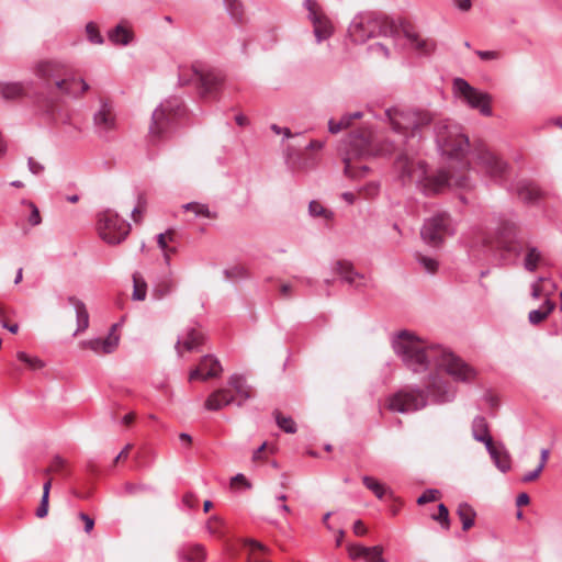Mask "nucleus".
Here are the masks:
<instances>
[{"mask_svg": "<svg viewBox=\"0 0 562 562\" xmlns=\"http://www.w3.org/2000/svg\"><path fill=\"white\" fill-rule=\"evenodd\" d=\"M186 211L193 212L196 216H202L206 218L215 220L217 218V213L211 212L206 204L191 202L183 205Z\"/></svg>", "mask_w": 562, "mask_h": 562, "instance_id": "39", "label": "nucleus"}, {"mask_svg": "<svg viewBox=\"0 0 562 562\" xmlns=\"http://www.w3.org/2000/svg\"><path fill=\"white\" fill-rule=\"evenodd\" d=\"M403 33L409 41L412 47L420 55H429L436 49V42L431 38L422 37L418 33L404 26Z\"/></svg>", "mask_w": 562, "mask_h": 562, "instance_id": "23", "label": "nucleus"}, {"mask_svg": "<svg viewBox=\"0 0 562 562\" xmlns=\"http://www.w3.org/2000/svg\"><path fill=\"white\" fill-rule=\"evenodd\" d=\"M178 111L179 103L177 100H167L154 110L148 126V139L153 145L161 143L169 137Z\"/></svg>", "mask_w": 562, "mask_h": 562, "instance_id": "7", "label": "nucleus"}, {"mask_svg": "<svg viewBox=\"0 0 562 562\" xmlns=\"http://www.w3.org/2000/svg\"><path fill=\"white\" fill-rule=\"evenodd\" d=\"M147 210V198L144 193H139L137 196V203L132 211V220L135 224H140Z\"/></svg>", "mask_w": 562, "mask_h": 562, "instance_id": "41", "label": "nucleus"}, {"mask_svg": "<svg viewBox=\"0 0 562 562\" xmlns=\"http://www.w3.org/2000/svg\"><path fill=\"white\" fill-rule=\"evenodd\" d=\"M306 9L314 26V34L318 42L328 38L333 34V24L325 15L316 0H305Z\"/></svg>", "mask_w": 562, "mask_h": 562, "instance_id": "16", "label": "nucleus"}, {"mask_svg": "<svg viewBox=\"0 0 562 562\" xmlns=\"http://www.w3.org/2000/svg\"><path fill=\"white\" fill-rule=\"evenodd\" d=\"M97 228L100 237L111 245L123 241L131 229L130 224L113 210H105L99 214Z\"/></svg>", "mask_w": 562, "mask_h": 562, "instance_id": "9", "label": "nucleus"}, {"mask_svg": "<svg viewBox=\"0 0 562 562\" xmlns=\"http://www.w3.org/2000/svg\"><path fill=\"white\" fill-rule=\"evenodd\" d=\"M192 71L200 81L203 95L214 94L223 82V77L213 71H203L199 64L192 65Z\"/></svg>", "mask_w": 562, "mask_h": 562, "instance_id": "21", "label": "nucleus"}, {"mask_svg": "<svg viewBox=\"0 0 562 562\" xmlns=\"http://www.w3.org/2000/svg\"><path fill=\"white\" fill-rule=\"evenodd\" d=\"M172 290V283L169 282V281H164L161 283H159L155 289H154V296L156 299H161L164 297L165 295H167L168 293H170Z\"/></svg>", "mask_w": 562, "mask_h": 562, "instance_id": "55", "label": "nucleus"}, {"mask_svg": "<svg viewBox=\"0 0 562 562\" xmlns=\"http://www.w3.org/2000/svg\"><path fill=\"white\" fill-rule=\"evenodd\" d=\"M176 237V232L173 229H169L166 233L159 234L157 238V243L159 248L164 251L165 260L169 262L170 254L176 252L173 247H169L168 244L172 243Z\"/></svg>", "mask_w": 562, "mask_h": 562, "instance_id": "32", "label": "nucleus"}, {"mask_svg": "<svg viewBox=\"0 0 562 562\" xmlns=\"http://www.w3.org/2000/svg\"><path fill=\"white\" fill-rule=\"evenodd\" d=\"M334 271L351 286L359 289L367 285L366 277L362 273L358 272L350 261H336L334 265Z\"/></svg>", "mask_w": 562, "mask_h": 562, "instance_id": "20", "label": "nucleus"}, {"mask_svg": "<svg viewBox=\"0 0 562 562\" xmlns=\"http://www.w3.org/2000/svg\"><path fill=\"white\" fill-rule=\"evenodd\" d=\"M542 261L541 252L532 246H527L524 266L528 271H535Z\"/></svg>", "mask_w": 562, "mask_h": 562, "instance_id": "35", "label": "nucleus"}, {"mask_svg": "<svg viewBox=\"0 0 562 562\" xmlns=\"http://www.w3.org/2000/svg\"><path fill=\"white\" fill-rule=\"evenodd\" d=\"M35 74L44 81L54 83L60 92L76 94L77 92L74 89V86L77 85L81 87V93L89 90L88 83L83 80H67L65 78L67 75L66 68L58 61L42 60L37 63L35 66Z\"/></svg>", "mask_w": 562, "mask_h": 562, "instance_id": "8", "label": "nucleus"}, {"mask_svg": "<svg viewBox=\"0 0 562 562\" xmlns=\"http://www.w3.org/2000/svg\"><path fill=\"white\" fill-rule=\"evenodd\" d=\"M437 128L438 142L443 154L454 158L463 157L469 148V140L461 127L456 124L440 123Z\"/></svg>", "mask_w": 562, "mask_h": 562, "instance_id": "11", "label": "nucleus"}, {"mask_svg": "<svg viewBox=\"0 0 562 562\" xmlns=\"http://www.w3.org/2000/svg\"><path fill=\"white\" fill-rule=\"evenodd\" d=\"M232 487L237 486H244V487H250V484L248 483L247 479L243 474L235 475L231 481Z\"/></svg>", "mask_w": 562, "mask_h": 562, "instance_id": "60", "label": "nucleus"}, {"mask_svg": "<svg viewBox=\"0 0 562 562\" xmlns=\"http://www.w3.org/2000/svg\"><path fill=\"white\" fill-rule=\"evenodd\" d=\"M361 112H355L352 114H348L341 117L339 122H336L335 120H329L328 122V130L331 134H337L338 132L347 128L352 120L360 119Z\"/></svg>", "mask_w": 562, "mask_h": 562, "instance_id": "37", "label": "nucleus"}, {"mask_svg": "<svg viewBox=\"0 0 562 562\" xmlns=\"http://www.w3.org/2000/svg\"><path fill=\"white\" fill-rule=\"evenodd\" d=\"M132 449H133V445L132 443H127L123 448V450L117 454V457L114 459V461H113L114 465H116L121 461H125L128 458L130 452H131Z\"/></svg>", "mask_w": 562, "mask_h": 562, "instance_id": "61", "label": "nucleus"}, {"mask_svg": "<svg viewBox=\"0 0 562 562\" xmlns=\"http://www.w3.org/2000/svg\"><path fill=\"white\" fill-rule=\"evenodd\" d=\"M418 259H419L420 263L424 266L426 271H428L430 273L436 272L437 262L434 259L422 256V255L418 256Z\"/></svg>", "mask_w": 562, "mask_h": 562, "instance_id": "56", "label": "nucleus"}, {"mask_svg": "<svg viewBox=\"0 0 562 562\" xmlns=\"http://www.w3.org/2000/svg\"><path fill=\"white\" fill-rule=\"evenodd\" d=\"M471 434L474 440L483 442L485 447L494 442L490 432V425L483 416H475L473 418L471 423Z\"/></svg>", "mask_w": 562, "mask_h": 562, "instance_id": "25", "label": "nucleus"}, {"mask_svg": "<svg viewBox=\"0 0 562 562\" xmlns=\"http://www.w3.org/2000/svg\"><path fill=\"white\" fill-rule=\"evenodd\" d=\"M183 503L190 507V508H194L198 503H199V498L196 497V495L192 494V493H187L184 496H183Z\"/></svg>", "mask_w": 562, "mask_h": 562, "instance_id": "62", "label": "nucleus"}, {"mask_svg": "<svg viewBox=\"0 0 562 562\" xmlns=\"http://www.w3.org/2000/svg\"><path fill=\"white\" fill-rule=\"evenodd\" d=\"M395 168L403 180L415 181L427 194L440 193L450 186H465V177L451 175L445 169L427 176L423 161H415L406 154L396 158Z\"/></svg>", "mask_w": 562, "mask_h": 562, "instance_id": "3", "label": "nucleus"}, {"mask_svg": "<svg viewBox=\"0 0 562 562\" xmlns=\"http://www.w3.org/2000/svg\"><path fill=\"white\" fill-rule=\"evenodd\" d=\"M476 55L483 60H496L501 58V53L496 50H476Z\"/></svg>", "mask_w": 562, "mask_h": 562, "instance_id": "57", "label": "nucleus"}, {"mask_svg": "<svg viewBox=\"0 0 562 562\" xmlns=\"http://www.w3.org/2000/svg\"><path fill=\"white\" fill-rule=\"evenodd\" d=\"M520 226L512 218L502 217L494 229V237H484L483 243L486 246L495 247L506 252L518 254L516 239L520 234Z\"/></svg>", "mask_w": 562, "mask_h": 562, "instance_id": "10", "label": "nucleus"}, {"mask_svg": "<svg viewBox=\"0 0 562 562\" xmlns=\"http://www.w3.org/2000/svg\"><path fill=\"white\" fill-rule=\"evenodd\" d=\"M517 194L525 203H537L544 196L542 190L532 182H524L519 184L517 188Z\"/></svg>", "mask_w": 562, "mask_h": 562, "instance_id": "28", "label": "nucleus"}, {"mask_svg": "<svg viewBox=\"0 0 562 562\" xmlns=\"http://www.w3.org/2000/svg\"><path fill=\"white\" fill-rule=\"evenodd\" d=\"M486 449L498 470L502 472L510 470V456L503 445H495V442H493L491 446L486 447Z\"/></svg>", "mask_w": 562, "mask_h": 562, "instance_id": "26", "label": "nucleus"}, {"mask_svg": "<svg viewBox=\"0 0 562 562\" xmlns=\"http://www.w3.org/2000/svg\"><path fill=\"white\" fill-rule=\"evenodd\" d=\"M133 37V31L124 24H119L109 32V38L115 45H127Z\"/></svg>", "mask_w": 562, "mask_h": 562, "instance_id": "29", "label": "nucleus"}, {"mask_svg": "<svg viewBox=\"0 0 562 562\" xmlns=\"http://www.w3.org/2000/svg\"><path fill=\"white\" fill-rule=\"evenodd\" d=\"M383 552L382 546L364 547L361 544H350L348 547L350 559H363L366 562H386L383 558Z\"/></svg>", "mask_w": 562, "mask_h": 562, "instance_id": "22", "label": "nucleus"}, {"mask_svg": "<svg viewBox=\"0 0 562 562\" xmlns=\"http://www.w3.org/2000/svg\"><path fill=\"white\" fill-rule=\"evenodd\" d=\"M225 521L218 516H211L206 521V529L210 533L222 538L224 536Z\"/></svg>", "mask_w": 562, "mask_h": 562, "instance_id": "43", "label": "nucleus"}, {"mask_svg": "<svg viewBox=\"0 0 562 562\" xmlns=\"http://www.w3.org/2000/svg\"><path fill=\"white\" fill-rule=\"evenodd\" d=\"M450 217L446 213H439L426 221L422 229V237L430 245L440 244L450 233Z\"/></svg>", "mask_w": 562, "mask_h": 562, "instance_id": "14", "label": "nucleus"}, {"mask_svg": "<svg viewBox=\"0 0 562 562\" xmlns=\"http://www.w3.org/2000/svg\"><path fill=\"white\" fill-rule=\"evenodd\" d=\"M457 514L462 522V529L468 531L474 526L476 513L471 505L461 503L458 506Z\"/></svg>", "mask_w": 562, "mask_h": 562, "instance_id": "31", "label": "nucleus"}, {"mask_svg": "<svg viewBox=\"0 0 562 562\" xmlns=\"http://www.w3.org/2000/svg\"><path fill=\"white\" fill-rule=\"evenodd\" d=\"M456 92L473 109H477L483 115L490 116L491 95L471 87L465 80L457 78L453 82Z\"/></svg>", "mask_w": 562, "mask_h": 562, "instance_id": "13", "label": "nucleus"}, {"mask_svg": "<svg viewBox=\"0 0 562 562\" xmlns=\"http://www.w3.org/2000/svg\"><path fill=\"white\" fill-rule=\"evenodd\" d=\"M48 503H49V483H44L42 501H41L40 506L36 509V516L38 518H44L47 516Z\"/></svg>", "mask_w": 562, "mask_h": 562, "instance_id": "46", "label": "nucleus"}, {"mask_svg": "<svg viewBox=\"0 0 562 562\" xmlns=\"http://www.w3.org/2000/svg\"><path fill=\"white\" fill-rule=\"evenodd\" d=\"M269 450L271 453L273 452L274 448L273 447H269L267 442H263L257 451H255L254 456H252V460L255 462L257 461H261L263 460V453Z\"/></svg>", "mask_w": 562, "mask_h": 562, "instance_id": "58", "label": "nucleus"}, {"mask_svg": "<svg viewBox=\"0 0 562 562\" xmlns=\"http://www.w3.org/2000/svg\"><path fill=\"white\" fill-rule=\"evenodd\" d=\"M432 518L441 524L445 529L450 528L449 510L446 505L440 504L438 506V514L434 515Z\"/></svg>", "mask_w": 562, "mask_h": 562, "instance_id": "50", "label": "nucleus"}, {"mask_svg": "<svg viewBox=\"0 0 562 562\" xmlns=\"http://www.w3.org/2000/svg\"><path fill=\"white\" fill-rule=\"evenodd\" d=\"M310 214L314 217H323L326 221H330L333 217V213L324 207L319 202L312 201L310 203Z\"/></svg>", "mask_w": 562, "mask_h": 562, "instance_id": "45", "label": "nucleus"}, {"mask_svg": "<svg viewBox=\"0 0 562 562\" xmlns=\"http://www.w3.org/2000/svg\"><path fill=\"white\" fill-rule=\"evenodd\" d=\"M16 356L19 360L24 362L32 370H40L44 367V362L37 357H31L23 351L18 352Z\"/></svg>", "mask_w": 562, "mask_h": 562, "instance_id": "48", "label": "nucleus"}, {"mask_svg": "<svg viewBox=\"0 0 562 562\" xmlns=\"http://www.w3.org/2000/svg\"><path fill=\"white\" fill-rule=\"evenodd\" d=\"M277 425L288 434H294L296 431V425L291 417H285L280 411L273 413Z\"/></svg>", "mask_w": 562, "mask_h": 562, "instance_id": "42", "label": "nucleus"}, {"mask_svg": "<svg viewBox=\"0 0 562 562\" xmlns=\"http://www.w3.org/2000/svg\"><path fill=\"white\" fill-rule=\"evenodd\" d=\"M181 558L188 562H203L206 551L202 544H190L181 550Z\"/></svg>", "mask_w": 562, "mask_h": 562, "instance_id": "30", "label": "nucleus"}, {"mask_svg": "<svg viewBox=\"0 0 562 562\" xmlns=\"http://www.w3.org/2000/svg\"><path fill=\"white\" fill-rule=\"evenodd\" d=\"M133 300L144 301L147 294V283L139 272L133 273Z\"/></svg>", "mask_w": 562, "mask_h": 562, "instance_id": "36", "label": "nucleus"}, {"mask_svg": "<svg viewBox=\"0 0 562 562\" xmlns=\"http://www.w3.org/2000/svg\"><path fill=\"white\" fill-rule=\"evenodd\" d=\"M0 93L7 100L21 98L24 94V88L21 83H3L0 86Z\"/></svg>", "mask_w": 562, "mask_h": 562, "instance_id": "38", "label": "nucleus"}, {"mask_svg": "<svg viewBox=\"0 0 562 562\" xmlns=\"http://www.w3.org/2000/svg\"><path fill=\"white\" fill-rule=\"evenodd\" d=\"M379 193V184L376 182H369L366 186H363L358 194L362 196L363 199H373Z\"/></svg>", "mask_w": 562, "mask_h": 562, "instance_id": "52", "label": "nucleus"}, {"mask_svg": "<svg viewBox=\"0 0 562 562\" xmlns=\"http://www.w3.org/2000/svg\"><path fill=\"white\" fill-rule=\"evenodd\" d=\"M86 33L88 36V40L93 44H102L103 38L98 30V26L95 23L90 22L86 26Z\"/></svg>", "mask_w": 562, "mask_h": 562, "instance_id": "51", "label": "nucleus"}, {"mask_svg": "<svg viewBox=\"0 0 562 562\" xmlns=\"http://www.w3.org/2000/svg\"><path fill=\"white\" fill-rule=\"evenodd\" d=\"M196 77L192 71V66H180L179 67V82L181 85H189L192 81V78Z\"/></svg>", "mask_w": 562, "mask_h": 562, "instance_id": "54", "label": "nucleus"}, {"mask_svg": "<svg viewBox=\"0 0 562 562\" xmlns=\"http://www.w3.org/2000/svg\"><path fill=\"white\" fill-rule=\"evenodd\" d=\"M440 492L438 490H427L417 499L418 505H425L430 502L439 499Z\"/></svg>", "mask_w": 562, "mask_h": 562, "instance_id": "53", "label": "nucleus"}, {"mask_svg": "<svg viewBox=\"0 0 562 562\" xmlns=\"http://www.w3.org/2000/svg\"><path fill=\"white\" fill-rule=\"evenodd\" d=\"M117 325L111 327L110 334L105 338H97L80 342L82 349H90L98 355H108L113 352L120 341V336L115 333Z\"/></svg>", "mask_w": 562, "mask_h": 562, "instance_id": "19", "label": "nucleus"}, {"mask_svg": "<svg viewBox=\"0 0 562 562\" xmlns=\"http://www.w3.org/2000/svg\"><path fill=\"white\" fill-rule=\"evenodd\" d=\"M395 31L396 26L392 20L370 13L356 16L349 25L348 34L352 42L364 43L378 32L387 35Z\"/></svg>", "mask_w": 562, "mask_h": 562, "instance_id": "6", "label": "nucleus"}, {"mask_svg": "<svg viewBox=\"0 0 562 562\" xmlns=\"http://www.w3.org/2000/svg\"><path fill=\"white\" fill-rule=\"evenodd\" d=\"M349 150L344 156V173L347 178L358 180L364 178L370 169L359 162L360 159L390 155L398 149V145L381 135L373 133L368 127L357 130L349 142Z\"/></svg>", "mask_w": 562, "mask_h": 562, "instance_id": "2", "label": "nucleus"}, {"mask_svg": "<svg viewBox=\"0 0 562 562\" xmlns=\"http://www.w3.org/2000/svg\"><path fill=\"white\" fill-rule=\"evenodd\" d=\"M93 123L98 131L102 133H108L116 128V113L110 100L100 99L99 109L93 115Z\"/></svg>", "mask_w": 562, "mask_h": 562, "instance_id": "17", "label": "nucleus"}, {"mask_svg": "<svg viewBox=\"0 0 562 562\" xmlns=\"http://www.w3.org/2000/svg\"><path fill=\"white\" fill-rule=\"evenodd\" d=\"M22 203L31 210V214L27 218L29 223L32 226L40 225L42 223V216H41L38 207L32 201L24 200V201H22Z\"/></svg>", "mask_w": 562, "mask_h": 562, "instance_id": "49", "label": "nucleus"}, {"mask_svg": "<svg viewBox=\"0 0 562 562\" xmlns=\"http://www.w3.org/2000/svg\"><path fill=\"white\" fill-rule=\"evenodd\" d=\"M203 342L204 335L200 330L192 328L182 339L176 342L175 348L178 355L182 357L184 351H195Z\"/></svg>", "mask_w": 562, "mask_h": 562, "instance_id": "24", "label": "nucleus"}, {"mask_svg": "<svg viewBox=\"0 0 562 562\" xmlns=\"http://www.w3.org/2000/svg\"><path fill=\"white\" fill-rule=\"evenodd\" d=\"M362 483L380 499L383 498V496L387 493L386 486L372 476H363Z\"/></svg>", "mask_w": 562, "mask_h": 562, "instance_id": "40", "label": "nucleus"}, {"mask_svg": "<svg viewBox=\"0 0 562 562\" xmlns=\"http://www.w3.org/2000/svg\"><path fill=\"white\" fill-rule=\"evenodd\" d=\"M555 308V303L549 299L546 300L542 310L531 311L529 313V322L533 325H538L543 322L548 315Z\"/></svg>", "mask_w": 562, "mask_h": 562, "instance_id": "33", "label": "nucleus"}, {"mask_svg": "<svg viewBox=\"0 0 562 562\" xmlns=\"http://www.w3.org/2000/svg\"><path fill=\"white\" fill-rule=\"evenodd\" d=\"M225 5L233 19L240 22L244 18L243 3L239 0H225Z\"/></svg>", "mask_w": 562, "mask_h": 562, "instance_id": "44", "label": "nucleus"}, {"mask_svg": "<svg viewBox=\"0 0 562 562\" xmlns=\"http://www.w3.org/2000/svg\"><path fill=\"white\" fill-rule=\"evenodd\" d=\"M67 468H68L67 461L65 459H63L61 457L56 456L52 460L49 467L44 471V473L45 474H50V473L61 474L67 471Z\"/></svg>", "mask_w": 562, "mask_h": 562, "instance_id": "47", "label": "nucleus"}, {"mask_svg": "<svg viewBox=\"0 0 562 562\" xmlns=\"http://www.w3.org/2000/svg\"><path fill=\"white\" fill-rule=\"evenodd\" d=\"M79 518L85 522V530L87 532H90L93 529L94 521L92 518H90L88 515L81 513L79 515Z\"/></svg>", "mask_w": 562, "mask_h": 562, "instance_id": "64", "label": "nucleus"}, {"mask_svg": "<svg viewBox=\"0 0 562 562\" xmlns=\"http://www.w3.org/2000/svg\"><path fill=\"white\" fill-rule=\"evenodd\" d=\"M223 368L214 356L207 355L201 358L196 368L191 370L189 374V380H207L220 376Z\"/></svg>", "mask_w": 562, "mask_h": 562, "instance_id": "18", "label": "nucleus"}, {"mask_svg": "<svg viewBox=\"0 0 562 562\" xmlns=\"http://www.w3.org/2000/svg\"><path fill=\"white\" fill-rule=\"evenodd\" d=\"M386 121L393 132L404 139L414 136L432 121L427 111L394 106L385 110Z\"/></svg>", "mask_w": 562, "mask_h": 562, "instance_id": "4", "label": "nucleus"}, {"mask_svg": "<svg viewBox=\"0 0 562 562\" xmlns=\"http://www.w3.org/2000/svg\"><path fill=\"white\" fill-rule=\"evenodd\" d=\"M394 350L415 372L426 370L432 364L459 381H469L475 376L474 370L460 358L407 331L397 336Z\"/></svg>", "mask_w": 562, "mask_h": 562, "instance_id": "1", "label": "nucleus"}, {"mask_svg": "<svg viewBox=\"0 0 562 562\" xmlns=\"http://www.w3.org/2000/svg\"><path fill=\"white\" fill-rule=\"evenodd\" d=\"M548 459H549V450L542 449L541 456H540V461H539L538 465L536 467V469L533 471L526 472L520 479L521 482L530 483V482L536 481L540 476L541 472L543 471Z\"/></svg>", "mask_w": 562, "mask_h": 562, "instance_id": "34", "label": "nucleus"}, {"mask_svg": "<svg viewBox=\"0 0 562 562\" xmlns=\"http://www.w3.org/2000/svg\"><path fill=\"white\" fill-rule=\"evenodd\" d=\"M68 303L75 308L77 317V329L75 335L85 331L89 327V313L86 304L76 296H69Z\"/></svg>", "mask_w": 562, "mask_h": 562, "instance_id": "27", "label": "nucleus"}, {"mask_svg": "<svg viewBox=\"0 0 562 562\" xmlns=\"http://www.w3.org/2000/svg\"><path fill=\"white\" fill-rule=\"evenodd\" d=\"M279 291L283 299H288L292 295L293 286L290 283H281Z\"/></svg>", "mask_w": 562, "mask_h": 562, "instance_id": "63", "label": "nucleus"}, {"mask_svg": "<svg viewBox=\"0 0 562 562\" xmlns=\"http://www.w3.org/2000/svg\"><path fill=\"white\" fill-rule=\"evenodd\" d=\"M543 281L544 279L541 278L532 285V297L539 299L544 295Z\"/></svg>", "mask_w": 562, "mask_h": 562, "instance_id": "59", "label": "nucleus"}, {"mask_svg": "<svg viewBox=\"0 0 562 562\" xmlns=\"http://www.w3.org/2000/svg\"><path fill=\"white\" fill-rule=\"evenodd\" d=\"M427 397L423 390L403 389L385 400V408L395 413H412L424 408Z\"/></svg>", "mask_w": 562, "mask_h": 562, "instance_id": "12", "label": "nucleus"}, {"mask_svg": "<svg viewBox=\"0 0 562 562\" xmlns=\"http://www.w3.org/2000/svg\"><path fill=\"white\" fill-rule=\"evenodd\" d=\"M477 159L482 168L491 178L495 180L505 178L508 168L507 164L486 146H482L477 149Z\"/></svg>", "mask_w": 562, "mask_h": 562, "instance_id": "15", "label": "nucleus"}, {"mask_svg": "<svg viewBox=\"0 0 562 562\" xmlns=\"http://www.w3.org/2000/svg\"><path fill=\"white\" fill-rule=\"evenodd\" d=\"M228 385L229 387L218 389L209 395L204 403L207 411H220L235 402L241 405L252 396L251 387L243 375L234 374L229 376Z\"/></svg>", "mask_w": 562, "mask_h": 562, "instance_id": "5", "label": "nucleus"}]
</instances>
